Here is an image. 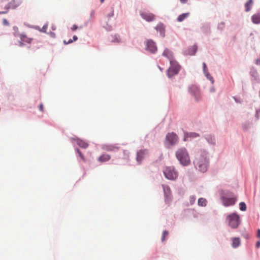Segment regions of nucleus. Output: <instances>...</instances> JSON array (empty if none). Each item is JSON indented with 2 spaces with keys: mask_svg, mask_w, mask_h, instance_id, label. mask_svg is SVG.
<instances>
[{
  "mask_svg": "<svg viewBox=\"0 0 260 260\" xmlns=\"http://www.w3.org/2000/svg\"><path fill=\"white\" fill-rule=\"evenodd\" d=\"M195 167L200 171L205 172L208 168V160L205 151L198 152L193 161Z\"/></svg>",
  "mask_w": 260,
  "mask_h": 260,
  "instance_id": "1",
  "label": "nucleus"
},
{
  "mask_svg": "<svg viewBox=\"0 0 260 260\" xmlns=\"http://www.w3.org/2000/svg\"><path fill=\"white\" fill-rule=\"evenodd\" d=\"M176 156L180 164L183 166H188L190 164L189 156L185 148L179 149L176 152Z\"/></svg>",
  "mask_w": 260,
  "mask_h": 260,
  "instance_id": "2",
  "label": "nucleus"
},
{
  "mask_svg": "<svg viewBox=\"0 0 260 260\" xmlns=\"http://www.w3.org/2000/svg\"><path fill=\"white\" fill-rule=\"evenodd\" d=\"M165 176L169 180H176L178 176L177 171L173 166L167 167L164 170Z\"/></svg>",
  "mask_w": 260,
  "mask_h": 260,
  "instance_id": "3",
  "label": "nucleus"
},
{
  "mask_svg": "<svg viewBox=\"0 0 260 260\" xmlns=\"http://www.w3.org/2000/svg\"><path fill=\"white\" fill-rule=\"evenodd\" d=\"M223 205L224 206H230L234 205L236 201V198L231 193H228L221 198Z\"/></svg>",
  "mask_w": 260,
  "mask_h": 260,
  "instance_id": "4",
  "label": "nucleus"
},
{
  "mask_svg": "<svg viewBox=\"0 0 260 260\" xmlns=\"http://www.w3.org/2000/svg\"><path fill=\"white\" fill-rule=\"evenodd\" d=\"M229 225L232 228H237L240 224V217L236 213L229 215L227 217Z\"/></svg>",
  "mask_w": 260,
  "mask_h": 260,
  "instance_id": "5",
  "label": "nucleus"
},
{
  "mask_svg": "<svg viewBox=\"0 0 260 260\" xmlns=\"http://www.w3.org/2000/svg\"><path fill=\"white\" fill-rule=\"evenodd\" d=\"M170 67L167 71L168 76L169 78L177 75L180 69V66L178 64L176 61L170 63Z\"/></svg>",
  "mask_w": 260,
  "mask_h": 260,
  "instance_id": "6",
  "label": "nucleus"
},
{
  "mask_svg": "<svg viewBox=\"0 0 260 260\" xmlns=\"http://www.w3.org/2000/svg\"><path fill=\"white\" fill-rule=\"evenodd\" d=\"M178 141V137L174 133H168L166 137V141L171 145H175Z\"/></svg>",
  "mask_w": 260,
  "mask_h": 260,
  "instance_id": "7",
  "label": "nucleus"
},
{
  "mask_svg": "<svg viewBox=\"0 0 260 260\" xmlns=\"http://www.w3.org/2000/svg\"><path fill=\"white\" fill-rule=\"evenodd\" d=\"M146 49L151 53H154L157 50V47L154 42L151 40H149L146 41Z\"/></svg>",
  "mask_w": 260,
  "mask_h": 260,
  "instance_id": "8",
  "label": "nucleus"
},
{
  "mask_svg": "<svg viewBox=\"0 0 260 260\" xmlns=\"http://www.w3.org/2000/svg\"><path fill=\"white\" fill-rule=\"evenodd\" d=\"M141 17L147 21L150 22L154 20V14L149 12H142L140 13Z\"/></svg>",
  "mask_w": 260,
  "mask_h": 260,
  "instance_id": "9",
  "label": "nucleus"
},
{
  "mask_svg": "<svg viewBox=\"0 0 260 260\" xmlns=\"http://www.w3.org/2000/svg\"><path fill=\"white\" fill-rule=\"evenodd\" d=\"M162 55L169 60L170 63H172V62L176 61L174 60L173 53L168 49H166L164 51Z\"/></svg>",
  "mask_w": 260,
  "mask_h": 260,
  "instance_id": "10",
  "label": "nucleus"
},
{
  "mask_svg": "<svg viewBox=\"0 0 260 260\" xmlns=\"http://www.w3.org/2000/svg\"><path fill=\"white\" fill-rule=\"evenodd\" d=\"M164 190L165 192V202L167 204H169L171 201V190L168 186L166 187H164Z\"/></svg>",
  "mask_w": 260,
  "mask_h": 260,
  "instance_id": "11",
  "label": "nucleus"
},
{
  "mask_svg": "<svg viewBox=\"0 0 260 260\" xmlns=\"http://www.w3.org/2000/svg\"><path fill=\"white\" fill-rule=\"evenodd\" d=\"M102 149L107 151H116L119 148L115 145L105 144L102 146Z\"/></svg>",
  "mask_w": 260,
  "mask_h": 260,
  "instance_id": "12",
  "label": "nucleus"
},
{
  "mask_svg": "<svg viewBox=\"0 0 260 260\" xmlns=\"http://www.w3.org/2000/svg\"><path fill=\"white\" fill-rule=\"evenodd\" d=\"M147 154L146 150H141L137 152V160L139 163L144 158V156Z\"/></svg>",
  "mask_w": 260,
  "mask_h": 260,
  "instance_id": "13",
  "label": "nucleus"
},
{
  "mask_svg": "<svg viewBox=\"0 0 260 260\" xmlns=\"http://www.w3.org/2000/svg\"><path fill=\"white\" fill-rule=\"evenodd\" d=\"M111 158V156L109 154H104L101 155L99 158L98 160L100 162H104L109 160Z\"/></svg>",
  "mask_w": 260,
  "mask_h": 260,
  "instance_id": "14",
  "label": "nucleus"
},
{
  "mask_svg": "<svg viewBox=\"0 0 260 260\" xmlns=\"http://www.w3.org/2000/svg\"><path fill=\"white\" fill-rule=\"evenodd\" d=\"M252 22L254 24L260 23V13H256L254 14L251 17Z\"/></svg>",
  "mask_w": 260,
  "mask_h": 260,
  "instance_id": "15",
  "label": "nucleus"
},
{
  "mask_svg": "<svg viewBox=\"0 0 260 260\" xmlns=\"http://www.w3.org/2000/svg\"><path fill=\"white\" fill-rule=\"evenodd\" d=\"M232 241V246L234 248H237L240 245L241 242L239 238H233Z\"/></svg>",
  "mask_w": 260,
  "mask_h": 260,
  "instance_id": "16",
  "label": "nucleus"
},
{
  "mask_svg": "<svg viewBox=\"0 0 260 260\" xmlns=\"http://www.w3.org/2000/svg\"><path fill=\"white\" fill-rule=\"evenodd\" d=\"M155 29H156V30L157 31H159L160 32V34L162 36H163V37L164 36L165 26L162 24L160 23V24H157L155 27Z\"/></svg>",
  "mask_w": 260,
  "mask_h": 260,
  "instance_id": "17",
  "label": "nucleus"
},
{
  "mask_svg": "<svg viewBox=\"0 0 260 260\" xmlns=\"http://www.w3.org/2000/svg\"><path fill=\"white\" fill-rule=\"evenodd\" d=\"M76 141L77 144L81 148H86L88 146V144L82 140L76 139Z\"/></svg>",
  "mask_w": 260,
  "mask_h": 260,
  "instance_id": "18",
  "label": "nucleus"
},
{
  "mask_svg": "<svg viewBox=\"0 0 260 260\" xmlns=\"http://www.w3.org/2000/svg\"><path fill=\"white\" fill-rule=\"evenodd\" d=\"M199 136V134L196 133H187L185 135L184 140L185 141L188 140V138H196L198 137Z\"/></svg>",
  "mask_w": 260,
  "mask_h": 260,
  "instance_id": "19",
  "label": "nucleus"
},
{
  "mask_svg": "<svg viewBox=\"0 0 260 260\" xmlns=\"http://www.w3.org/2000/svg\"><path fill=\"white\" fill-rule=\"evenodd\" d=\"M197 50V46L196 45H193L190 48L188 49L187 54L190 55H194Z\"/></svg>",
  "mask_w": 260,
  "mask_h": 260,
  "instance_id": "20",
  "label": "nucleus"
},
{
  "mask_svg": "<svg viewBox=\"0 0 260 260\" xmlns=\"http://www.w3.org/2000/svg\"><path fill=\"white\" fill-rule=\"evenodd\" d=\"M189 15V13H185L180 15L177 18V21L178 22H182Z\"/></svg>",
  "mask_w": 260,
  "mask_h": 260,
  "instance_id": "21",
  "label": "nucleus"
},
{
  "mask_svg": "<svg viewBox=\"0 0 260 260\" xmlns=\"http://www.w3.org/2000/svg\"><path fill=\"white\" fill-rule=\"evenodd\" d=\"M20 39L22 42H26L28 43H30L32 40V39L31 38L27 37L25 35H21V37H20Z\"/></svg>",
  "mask_w": 260,
  "mask_h": 260,
  "instance_id": "22",
  "label": "nucleus"
},
{
  "mask_svg": "<svg viewBox=\"0 0 260 260\" xmlns=\"http://www.w3.org/2000/svg\"><path fill=\"white\" fill-rule=\"evenodd\" d=\"M252 5H253V1L249 0L245 5V7L246 8L245 11L246 12H249L250 10Z\"/></svg>",
  "mask_w": 260,
  "mask_h": 260,
  "instance_id": "23",
  "label": "nucleus"
},
{
  "mask_svg": "<svg viewBox=\"0 0 260 260\" xmlns=\"http://www.w3.org/2000/svg\"><path fill=\"white\" fill-rule=\"evenodd\" d=\"M207 201L204 198H200L198 200V205L201 206H205L206 205Z\"/></svg>",
  "mask_w": 260,
  "mask_h": 260,
  "instance_id": "24",
  "label": "nucleus"
},
{
  "mask_svg": "<svg viewBox=\"0 0 260 260\" xmlns=\"http://www.w3.org/2000/svg\"><path fill=\"white\" fill-rule=\"evenodd\" d=\"M240 209L241 211H245L246 210V205L244 202H241L239 204Z\"/></svg>",
  "mask_w": 260,
  "mask_h": 260,
  "instance_id": "25",
  "label": "nucleus"
},
{
  "mask_svg": "<svg viewBox=\"0 0 260 260\" xmlns=\"http://www.w3.org/2000/svg\"><path fill=\"white\" fill-rule=\"evenodd\" d=\"M168 235H169L168 232H167L166 231H165L163 232L162 236H161V241L162 242H165V241L166 240V238L168 236Z\"/></svg>",
  "mask_w": 260,
  "mask_h": 260,
  "instance_id": "26",
  "label": "nucleus"
},
{
  "mask_svg": "<svg viewBox=\"0 0 260 260\" xmlns=\"http://www.w3.org/2000/svg\"><path fill=\"white\" fill-rule=\"evenodd\" d=\"M205 75L206 76V77L212 82V83H213V78L212 77V76L208 72H206V73L205 74Z\"/></svg>",
  "mask_w": 260,
  "mask_h": 260,
  "instance_id": "27",
  "label": "nucleus"
},
{
  "mask_svg": "<svg viewBox=\"0 0 260 260\" xmlns=\"http://www.w3.org/2000/svg\"><path fill=\"white\" fill-rule=\"evenodd\" d=\"M77 153H78L79 156L80 157L81 159L83 161H85V158L84 156V155L82 154V153L81 152V151L78 149H77Z\"/></svg>",
  "mask_w": 260,
  "mask_h": 260,
  "instance_id": "28",
  "label": "nucleus"
},
{
  "mask_svg": "<svg viewBox=\"0 0 260 260\" xmlns=\"http://www.w3.org/2000/svg\"><path fill=\"white\" fill-rule=\"evenodd\" d=\"M196 201V198L193 196H191L189 198V202L191 204H193Z\"/></svg>",
  "mask_w": 260,
  "mask_h": 260,
  "instance_id": "29",
  "label": "nucleus"
},
{
  "mask_svg": "<svg viewBox=\"0 0 260 260\" xmlns=\"http://www.w3.org/2000/svg\"><path fill=\"white\" fill-rule=\"evenodd\" d=\"M203 71L204 74H206L208 72L207 67L205 62L203 63Z\"/></svg>",
  "mask_w": 260,
  "mask_h": 260,
  "instance_id": "30",
  "label": "nucleus"
},
{
  "mask_svg": "<svg viewBox=\"0 0 260 260\" xmlns=\"http://www.w3.org/2000/svg\"><path fill=\"white\" fill-rule=\"evenodd\" d=\"M114 15V12L113 10H112L107 16V17L108 18V19L112 17Z\"/></svg>",
  "mask_w": 260,
  "mask_h": 260,
  "instance_id": "31",
  "label": "nucleus"
},
{
  "mask_svg": "<svg viewBox=\"0 0 260 260\" xmlns=\"http://www.w3.org/2000/svg\"><path fill=\"white\" fill-rule=\"evenodd\" d=\"M9 8V7L6 6L5 7V11L0 12V14H5L7 12L8 9Z\"/></svg>",
  "mask_w": 260,
  "mask_h": 260,
  "instance_id": "32",
  "label": "nucleus"
},
{
  "mask_svg": "<svg viewBox=\"0 0 260 260\" xmlns=\"http://www.w3.org/2000/svg\"><path fill=\"white\" fill-rule=\"evenodd\" d=\"M3 24L4 25H6V26H8L9 25V22L7 21V20H6V19H4L3 20Z\"/></svg>",
  "mask_w": 260,
  "mask_h": 260,
  "instance_id": "33",
  "label": "nucleus"
},
{
  "mask_svg": "<svg viewBox=\"0 0 260 260\" xmlns=\"http://www.w3.org/2000/svg\"><path fill=\"white\" fill-rule=\"evenodd\" d=\"M73 40L72 39H70L68 42H67L66 40H64L63 41V43L65 44V45H67V44H70V43H72L73 42Z\"/></svg>",
  "mask_w": 260,
  "mask_h": 260,
  "instance_id": "34",
  "label": "nucleus"
},
{
  "mask_svg": "<svg viewBox=\"0 0 260 260\" xmlns=\"http://www.w3.org/2000/svg\"><path fill=\"white\" fill-rule=\"evenodd\" d=\"M78 28V27L77 26V25H74L72 27H71V29L73 31H75L76 30V29H77Z\"/></svg>",
  "mask_w": 260,
  "mask_h": 260,
  "instance_id": "35",
  "label": "nucleus"
},
{
  "mask_svg": "<svg viewBox=\"0 0 260 260\" xmlns=\"http://www.w3.org/2000/svg\"><path fill=\"white\" fill-rule=\"evenodd\" d=\"M39 110L42 111V112H43L44 111V106H43V105L42 104H41L40 105V106H39Z\"/></svg>",
  "mask_w": 260,
  "mask_h": 260,
  "instance_id": "36",
  "label": "nucleus"
},
{
  "mask_svg": "<svg viewBox=\"0 0 260 260\" xmlns=\"http://www.w3.org/2000/svg\"><path fill=\"white\" fill-rule=\"evenodd\" d=\"M104 27L108 30H110L111 29V26L110 25H109L108 23L106 24V26L104 25Z\"/></svg>",
  "mask_w": 260,
  "mask_h": 260,
  "instance_id": "37",
  "label": "nucleus"
},
{
  "mask_svg": "<svg viewBox=\"0 0 260 260\" xmlns=\"http://www.w3.org/2000/svg\"><path fill=\"white\" fill-rule=\"evenodd\" d=\"M256 236L258 238L260 239V230L258 229L257 232Z\"/></svg>",
  "mask_w": 260,
  "mask_h": 260,
  "instance_id": "38",
  "label": "nucleus"
},
{
  "mask_svg": "<svg viewBox=\"0 0 260 260\" xmlns=\"http://www.w3.org/2000/svg\"><path fill=\"white\" fill-rule=\"evenodd\" d=\"M255 63L257 65H260V59H256L255 60Z\"/></svg>",
  "mask_w": 260,
  "mask_h": 260,
  "instance_id": "39",
  "label": "nucleus"
},
{
  "mask_svg": "<svg viewBox=\"0 0 260 260\" xmlns=\"http://www.w3.org/2000/svg\"><path fill=\"white\" fill-rule=\"evenodd\" d=\"M73 39V41H76L78 40V37L76 36H74Z\"/></svg>",
  "mask_w": 260,
  "mask_h": 260,
  "instance_id": "40",
  "label": "nucleus"
},
{
  "mask_svg": "<svg viewBox=\"0 0 260 260\" xmlns=\"http://www.w3.org/2000/svg\"><path fill=\"white\" fill-rule=\"evenodd\" d=\"M180 2L182 4H185L187 2V0H180Z\"/></svg>",
  "mask_w": 260,
  "mask_h": 260,
  "instance_id": "41",
  "label": "nucleus"
},
{
  "mask_svg": "<svg viewBox=\"0 0 260 260\" xmlns=\"http://www.w3.org/2000/svg\"><path fill=\"white\" fill-rule=\"evenodd\" d=\"M256 246L257 247H260V241H257L256 244Z\"/></svg>",
  "mask_w": 260,
  "mask_h": 260,
  "instance_id": "42",
  "label": "nucleus"
},
{
  "mask_svg": "<svg viewBox=\"0 0 260 260\" xmlns=\"http://www.w3.org/2000/svg\"><path fill=\"white\" fill-rule=\"evenodd\" d=\"M8 2L9 0H0V3H3L4 2Z\"/></svg>",
  "mask_w": 260,
  "mask_h": 260,
  "instance_id": "43",
  "label": "nucleus"
},
{
  "mask_svg": "<svg viewBox=\"0 0 260 260\" xmlns=\"http://www.w3.org/2000/svg\"><path fill=\"white\" fill-rule=\"evenodd\" d=\"M116 41H117V42H120V39L119 38V39L116 38Z\"/></svg>",
  "mask_w": 260,
  "mask_h": 260,
  "instance_id": "44",
  "label": "nucleus"
},
{
  "mask_svg": "<svg viewBox=\"0 0 260 260\" xmlns=\"http://www.w3.org/2000/svg\"><path fill=\"white\" fill-rule=\"evenodd\" d=\"M105 0H100L101 2L103 3L104 2Z\"/></svg>",
  "mask_w": 260,
  "mask_h": 260,
  "instance_id": "45",
  "label": "nucleus"
},
{
  "mask_svg": "<svg viewBox=\"0 0 260 260\" xmlns=\"http://www.w3.org/2000/svg\"><path fill=\"white\" fill-rule=\"evenodd\" d=\"M46 28H47V26H43V28H44V29H45Z\"/></svg>",
  "mask_w": 260,
  "mask_h": 260,
  "instance_id": "46",
  "label": "nucleus"
},
{
  "mask_svg": "<svg viewBox=\"0 0 260 260\" xmlns=\"http://www.w3.org/2000/svg\"><path fill=\"white\" fill-rule=\"evenodd\" d=\"M191 88H196V87H194V86H193V87H192Z\"/></svg>",
  "mask_w": 260,
  "mask_h": 260,
  "instance_id": "47",
  "label": "nucleus"
}]
</instances>
